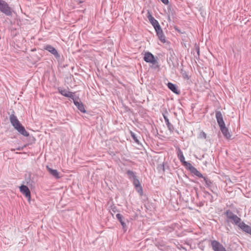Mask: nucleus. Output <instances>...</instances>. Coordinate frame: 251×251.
Returning a JSON list of instances; mask_svg holds the SVG:
<instances>
[{"mask_svg": "<svg viewBox=\"0 0 251 251\" xmlns=\"http://www.w3.org/2000/svg\"><path fill=\"white\" fill-rule=\"evenodd\" d=\"M10 121L13 127L22 135L25 137L29 136V133L25 129L24 126L22 125L17 117L14 115L10 116Z\"/></svg>", "mask_w": 251, "mask_h": 251, "instance_id": "obj_1", "label": "nucleus"}, {"mask_svg": "<svg viewBox=\"0 0 251 251\" xmlns=\"http://www.w3.org/2000/svg\"><path fill=\"white\" fill-rule=\"evenodd\" d=\"M0 11L8 16L12 14L11 8L3 0H0Z\"/></svg>", "mask_w": 251, "mask_h": 251, "instance_id": "obj_2", "label": "nucleus"}, {"mask_svg": "<svg viewBox=\"0 0 251 251\" xmlns=\"http://www.w3.org/2000/svg\"><path fill=\"white\" fill-rule=\"evenodd\" d=\"M211 244L214 251H226L222 244L215 240L212 241Z\"/></svg>", "mask_w": 251, "mask_h": 251, "instance_id": "obj_3", "label": "nucleus"}, {"mask_svg": "<svg viewBox=\"0 0 251 251\" xmlns=\"http://www.w3.org/2000/svg\"><path fill=\"white\" fill-rule=\"evenodd\" d=\"M20 192L26 197L29 201L31 200V195L29 189L27 186L22 185L20 187Z\"/></svg>", "mask_w": 251, "mask_h": 251, "instance_id": "obj_4", "label": "nucleus"}, {"mask_svg": "<svg viewBox=\"0 0 251 251\" xmlns=\"http://www.w3.org/2000/svg\"><path fill=\"white\" fill-rule=\"evenodd\" d=\"M226 214L227 218L234 222L236 224H239V223H241L240 218L234 215L231 212L228 211L226 212Z\"/></svg>", "mask_w": 251, "mask_h": 251, "instance_id": "obj_5", "label": "nucleus"}, {"mask_svg": "<svg viewBox=\"0 0 251 251\" xmlns=\"http://www.w3.org/2000/svg\"><path fill=\"white\" fill-rule=\"evenodd\" d=\"M144 59L146 62H149L153 64H155L156 62L154 56L150 52H147L145 53Z\"/></svg>", "mask_w": 251, "mask_h": 251, "instance_id": "obj_6", "label": "nucleus"}, {"mask_svg": "<svg viewBox=\"0 0 251 251\" xmlns=\"http://www.w3.org/2000/svg\"><path fill=\"white\" fill-rule=\"evenodd\" d=\"M44 50H48L51 54L54 55L55 57H59V55L58 53L57 50L52 46L50 45H46L45 46H44Z\"/></svg>", "mask_w": 251, "mask_h": 251, "instance_id": "obj_7", "label": "nucleus"}, {"mask_svg": "<svg viewBox=\"0 0 251 251\" xmlns=\"http://www.w3.org/2000/svg\"><path fill=\"white\" fill-rule=\"evenodd\" d=\"M74 102L77 108L82 113H85L86 110L85 109L84 105L82 102L78 99H74Z\"/></svg>", "mask_w": 251, "mask_h": 251, "instance_id": "obj_8", "label": "nucleus"}, {"mask_svg": "<svg viewBox=\"0 0 251 251\" xmlns=\"http://www.w3.org/2000/svg\"><path fill=\"white\" fill-rule=\"evenodd\" d=\"M216 117L217 120V122L220 127H222L225 126V122L223 120L222 114L220 111H217L216 113Z\"/></svg>", "mask_w": 251, "mask_h": 251, "instance_id": "obj_9", "label": "nucleus"}, {"mask_svg": "<svg viewBox=\"0 0 251 251\" xmlns=\"http://www.w3.org/2000/svg\"><path fill=\"white\" fill-rule=\"evenodd\" d=\"M155 31L156 32V33L158 37V38L159 39L160 41L163 43H165L166 42L165 37L164 36V35L163 34L162 30L161 29V27H160L156 29Z\"/></svg>", "mask_w": 251, "mask_h": 251, "instance_id": "obj_10", "label": "nucleus"}, {"mask_svg": "<svg viewBox=\"0 0 251 251\" xmlns=\"http://www.w3.org/2000/svg\"><path fill=\"white\" fill-rule=\"evenodd\" d=\"M238 226L241 228L243 231L249 233L251 235V227L246 225L244 223L242 222L239 223Z\"/></svg>", "mask_w": 251, "mask_h": 251, "instance_id": "obj_11", "label": "nucleus"}, {"mask_svg": "<svg viewBox=\"0 0 251 251\" xmlns=\"http://www.w3.org/2000/svg\"><path fill=\"white\" fill-rule=\"evenodd\" d=\"M220 129L224 135V136L227 139H229L231 137V134L228 131V129L225 126L221 127Z\"/></svg>", "mask_w": 251, "mask_h": 251, "instance_id": "obj_12", "label": "nucleus"}, {"mask_svg": "<svg viewBox=\"0 0 251 251\" xmlns=\"http://www.w3.org/2000/svg\"><path fill=\"white\" fill-rule=\"evenodd\" d=\"M47 169L48 172L56 178H59V174L56 170H53L50 168L49 166H47Z\"/></svg>", "mask_w": 251, "mask_h": 251, "instance_id": "obj_13", "label": "nucleus"}, {"mask_svg": "<svg viewBox=\"0 0 251 251\" xmlns=\"http://www.w3.org/2000/svg\"><path fill=\"white\" fill-rule=\"evenodd\" d=\"M178 157L179 159V160H180V161L181 162L183 163V164L185 165V166H188V165H190L191 164L189 163H188L187 162H186L185 161V158H184V156L183 154V153L182 152L179 150V152L178 153Z\"/></svg>", "mask_w": 251, "mask_h": 251, "instance_id": "obj_14", "label": "nucleus"}, {"mask_svg": "<svg viewBox=\"0 0 251 251\" xmlns=\"http://www.w3.org/2000/svg\"><path fill=\"white\" fill-rule=\"evenodd\" d=\"M167 85H168V88L171 91H172L174 93L177 94H179V91H178V90L175 85H174V84H173L171 82H169L168 83Z\"/></svg>", "mask_w": 251, "mask_h": 251, "instance_id": "obj_15", "label": "nucleus"}, {"mask_svg": "<svg viewBox=\"0 0 251 251\" xmlns=\"http://www.w3.org/2000/svg\"><path fill=\"white\" fill-rule=\"evenodd\" d=\"M150 22L153 26L155 30L160 27L158 22L154 18L152 19V20H151Z\"/></svg>", "mask_w": 251, "mask_h": 251, "instance_id": "obj_16", "label": "nucleus"}, {"mask_svg": "<svg viewBox=\"0 0 251 251\" xmlns=\"http://www.w3.org/2000/svg\"><path fill=\"white\" fill-rule=\"evenodd\" d=\"M163 117H164V118L165 119V121L167 125V126L169 128V129L170 130V131H172L173 129V126L172 125H171L170 122H169V120L168 119V118L167 117V116H165V115H163Z\"/></svg>", "mask_w": 251, "mask_h": 251, "instance_id": "obj_17", "label": "nucleus"}, {"mask_svg": "<svg viewBox=\"0 0 251 251\" xmlns=\"http://www.w3.org/2000/svg\"><path fill=\"white\" fill-rule=\"evenodd\" d=\"M116 217L119 220L120 222L121 223V225H122L123 227L124 228L126 227V223L123 221V216L121 215L120 214H116Z\"/></svg>", "mask_w": 251, "mask_h": 251, "instance_id": "obj_18", "label": "nucleus"}, {"mask_svg": "<svg viewBox=\"0 0 251 251\" xmlns=\"http://www.w3.org/2000/svg\"><path fill=\"white\" fill-rule=\"evenodd\" d=\"M127 174L128 177L130 179H132V180L136 178V176H135L134 173L131 171H128Z\"/></svg>", "mask_w": 251, "mask_h": 251, "instance_id": "obj_19", "label": "nucleus"}, {"mask_svg": "<svg viewBox=\"0 0 251 251\" xmlns=\"http://www.w3.org/2000/svg\"><path fill=\"white\" fill-rule=\"evenodd\" d=\"M64 96L70 98L72 99L73 100H74V99H76V98H74V94L72 92H68L66 93L64 92Z\"/></svg>", "mask_w": 251, "mask_h": 251, "instance_id": "obj_20", "label": "nucleus"}, {"mask_svg": "<svg viewBox=\"0 0 251 251\" xmlns=\"http://www.w3.org/2000/svg\"><path fill=\"white\" fill-rule=\"evenodd\" d=\"M136 191L140 194V195H142L143 192V189L141 185H138L137 186L135 187Z\"/></svg>", "mask_w": 251, "mask_h": 251, "instance_id": "obj_21", "label": "nucleus"}, {"mask_svg": "<svg viewBox=\"0 0 251 251\" xmlns=\"http://www.w3.org/2000/svg\"><path fill=\"white\" fill-rule=\"evenodd\" d=\"M117 211V209L116 207L115 206H111L110 209V212L111 213V214L113 215V214H115Z\"/></svg>", "mask_w": 251, "mask_h": 251, "instance_id": "obj_22", "label": "nucleus"}, {"mask_svg": "<svg viewBox=\"0 0 251 251\" xmlns=\"http://www.w3.org/2000/svg\"><path fill=\"white\" fill-rule=\"evenodd\" d=\"M132 181L135 187L137 186L138 185H141L139 181L137 178H135V179H133Z\"/></svg>", "mask_w": 251, "mask_h": 251, "instance_id": "obj_23", "label": "nucleus"}, {"mask_svg": "<svg viewBox=\"0 0 251 251\" xmlns=\"http://www.w3.org/2000/svg\"><path fill=\"white\" fill-rule=\"evenodd\" d=\"M199 137L200 138L205 139L206 138V134L205 132L201 131L199 134Z\"/></svg>", "mask_w": 251, "mask_h": 251, "instance_id": "obj_24", "label": "nucleus"}, {"mask_svg": "<svg viewBox=\"0 0 251 251\" xmlns=\"http://www.w3.org/2000/svg\"><path fill=\"white\" fill-rule=\"evenodd\" d=\"M147 17L149 20V21H150L151 20H152V19H153L154 18L152 16V15H151V14L150 13V12H148V16H147Z\"/></svg>", "mask_w": 251, "mask_h": 251, "instance_id": "obj_25", "label": "nucleus"}, {"mask_svg": "<svg viewBox=\"0 0 251 251\" xmlns=\"http://www.w3.org/2000/svg\"><path fill=\"white\" fill-rule=\"evenodd\" d=\"M131 134L134 141L138 143V140L137 139L136 137L135 136V134L132 132H131Z\"/></svg>", "mask_w": 251, "mask_h": 251, "instance_id": "obj_26", "label": "nucleus"}, {"mask_svg": "<svg viewBox=\"0 0 251 251\" xmlns=\"http://www.w3.org/2000/svg\"><path fill=\"white\" fill-rule=\"evenodd\" d=\"M196 175L199 177H203L202 175L198 171H197V173L196 174Z\"/></svg>", "mask_w": 251, "mask_h": 251, "instance_id": "obj_27", "label": "nucleus"}, {"mask_svg": "<svg viewBox=\"0 0 251 251\" xmlns=\"http://www.w3.org/2000/svg\"><path fill=\"white\" fill-rule=\"evenodd\" d=\"M162 2H163L164 4H168L169 2L168 0H161Z\"/></svg>", "mask_w": 251, "mask_h": 251, "instance_id": "obj_28", "label": "nucleus"}, {"mask_svg": "<svg viewBox=\"0 0 251 251\" xmlns=\"http://www.w3.org/2000/svg\"><path fill=\"white\" fill-rule=\"evenodd\" d=\"M60 93H61V94H63V93H62V91H60Z\"/></svg>", "mask_w": 251, "mask_h": 251, "instance_id": "obj_29", "label": "nucleus"}]
</instances>
